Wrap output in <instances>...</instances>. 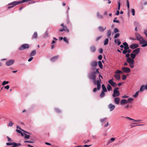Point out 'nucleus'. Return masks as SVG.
Instances as JSON below:
<instances>
[{"label": "nucleus", "mask_w": 147, "mask_h": 147, "mask_svg": "<svg viewBox=\"0 0 147 147\" xmlns=\"http://www.w3.org/2000/svg\"><path fill=\"white\" fill-rule=\"evenodd\" d=\"M135 36L136 39L140 42V44H142L141 45L142 47H144L147 46V41H146L143 37L138 33L136 32Z\"/></svg>", "instance_id": "1"}, {"label": "nucleus", "mask_w": 147, "mask_h": 147, "mask_svg": "<svg viewBox=\"0 0 147 147\" xmlns=\"http://www.w3.org/2000/svg\"><path fill=\"white\" fill-rule=\"evenodd\" d=\"M96 73H95L94 71H92L90 72L88 75V78L93 82L94 84H96Z\"/></svg>", "instance_id": "2"}, {"label": "nucleus", "mask_w": 147, "mask_h": 147, "mask_svg": "<svg viewBox=\"0 0 147 147\" xmlns=\"http://www.w3.org/2000/svg\"><path fill=\"white\" fill-rule=\"evenodd\" d=\"M118 88H116L114 89L113 93L112 95L113 97H117L120 95V93L119 91L118 90Z\"/></svg>", "instance_id": "3"}, {"label": "nucleus", "mask_w": 147, "mask_h": 147, "mask_svg": "<svg viewBox=\"0 0 147 147\" xmlns=\"http://www.w3.org/2000/svg\"><path fill=\"white\" fill-rule=\"evenodd\" d=\"M98 76L99 79L96 81V84L97 87V89L98 90H99L101 88L100 83H101V81L100 78H101V79L103 78L102 76L100 75H99Z\"/></svg>", "instance_id": "4"}, {"label": "nucleus", "mask_w": 147, "mask_h": 147, "mask_svg": "<svg viewBox=\"0 0 147 147\" xmlns=\"http://www.w3.org/2000/svg\"><path fill=\"white\" fill-rule=\"evenodd\" d=\"M30 47V45L27 44H23L20 47L19 49V51H22L26 49H28Z\"/></svg>", "instance_id": "5"}, {"label": "nucleus", "mask_w": 147, "mask_h": 147, "mask_svg": "<svg viewBox=\"0 0 147 147\" xmlns=\"http://www.w3.org/2000/svg\"><path fill=\"white\" fill-rule=\"evenodd\" d=\"M20 1H14L10 3H9L8 5H12L11 7H8V9H9L11 8H12L15 6L20 4Z\"/></svg>", "instance_id": "6"}, {"label": "nucleus", "mask_w": 147, "mask_h": 147, "mask_svg": "<svg viewBox=\"0 0 147 147\" xmlns=\"http://www.w3.org/2000/svg\"><path fill=\"white\" fill-rule=\"evenodd\" d=\"M15 62L14 60L10 59L7 61L6 62V65L7 66H10L13 65Z\"/></svg>", "instance_id": "7"}, {"label": "nucleus", "mask_w": 147, "mask_h": 147, "mask_svg": "<svg viewBox=\"0 0 147 147\" xmlns=\"http://www.w3.org/2000/svg\"><path fill=\"white\" fill-rule=\"evenodd\" d=\"M122 70L125 73H129L130 72V69L129 68L126 67H123L122 68Z\"/></svg>", "instance_id": "8"}, {"label": "nucleus", "mask_w": 147, "mask_h": 147, "mask_svg": "<svg viewBox=\"0 0 147 147\" xmlns=\"http://www.w3.org/2000/svg\"><path fill=\"white\" fill-rule=\"evenodd\" d=\"M108 82L112 86L114 87H115L117 86L116 84L113 81V79L109 80Z\"/></svg>", "instance_id": "9"}, {"label": "nucleus", "mask_w": 147, "mask_h": 147, "mask_svg": "<svg viewBox=\"0 0 147 147\" xmlns=\"http://www.w3.org/2000/svg\"><path fill=\"white\" fill-rule=\"evenodd\" d=\"M108 107L110 109V111H113L115 108V106L111 103L109 104L108 105Z\"/></svg>", "instance_id": "10"}, {"label": "nucleus", "mask_w": 147, "mask_h": 147, "mask_svg": "<svg viewBox=\"0 0 147 147\" xmlns=\"http://www.w3.org/2000/svg\"><path fill=\"white\" fill-rule=\"evenodd\" d=\"M127 62L129 64H134V61L130 57H128L126 59Z\"/></svg>", "instance_id": "11"}, {"label": "nucleus", "mask_w": 147, "mask_h": 147, "mask_svg": "<svg viewBox=\"0 0 147 147\" xmlns=\"http://www.w3.org/2000/svg\"><path fill=\"white\" fill-rule=\"evenodd\" d=\"M120 100L119 98L115 97L114 99V102L115 104L118 105L120 102Z\"/></svg>", "instance_id": "12"}, {"label": "nucleus", "mask_w": 147, "mask_h": 147, "mask_svg": "<svg viewBox=\"0 0 147 147\" xmlns=\"http://www.w3.org/2000/svg\"><path fill=\"white\" fill-rule=\"evenodd\" d=\"M139 45L138 44L133 43L131 44L129 46V47L132 49H135L138 47Z\"/></svg>", "instance_id": "13"}, {"label": "nucleus", "mask_w": 147, "mask_h": 147, "mask_svg": "<svg viewBox=\"0 0 147 147\" xmlns=\"http://www.w3.org/2000/svg\"><path fill=\"white\" fill-rule=\"evenodd\" d=\"M140 51V49L139 48H138L136 49H135L134 50L132 51V53L136 55H138Z\"/></svg>", "instance_id": "14"}, {"label": "nucleus", "mask_w": 147, "mask_h": 147, "mask_svg": "<svg viewBox=\"0 0 147 147\" xmlns=\"http://www.w3.org/2000/svg\"><path fill=\"white\" fill-rule=\"evenodd\" d=\"M123 45L124 46V49L125 50L128 49H129L128 44L126 42H124L123 43Z\"/></svg>", "instance_id": "15"}, {"label": "nucleus", "mask_w": 147, "mask_h": 147, "mask_svg": "<svg viewBox=\"0 0 147 147\" xmlns=\"http://www.w3.org/2000/svg\"><path fill=\"white\" fill-rule=\"evenodd\" d=\"M111 34V32L110 30H109L107 32V36L109 38L110 40L111 39V37H110Z\"/></svg>", "instance_id": "16"}, {"label": "nucleus", "mask_w": 147, "mask_h": 147, "mask_svg": "<svg viewBox=\"0 0 147 147\" xmlns=\"http://www.w3.org/2000/svg\"><path fill=\"white\" fill-rule=\"evenodd\" d=\"M128 102V101L125 99H123L120 102V104L121 105H123Z\"/></svg>", "instance_id": "17"}, {"label": "nucleus", "mask_w": 147, "mask_h": 147, "mask_svg": "<svg viewBox=\"0 0 147 147\" xmlns=\"http://www.w3.org/2000/svg\"><path fill=\"white\" fill-rule=\"evenodd\" d=\"M37 38V32H34V33L33 34L32 38L33 39H36Z\"/></svg>", "instance_id": "18"}, {"label": "nucleus", "mask_w": 147, "mask_h": 147, "mask_svg": "<svg viewBox=\"0 0 147 147\" xmlns=\"http://www.w3.org/2000/svg\"><path fill=\"white\" fill-rule=\"evenodd\" d=\"M96 16L99 19H103L104 18L103 16L102 15H100L99 12L97 13Z\"/></svg>", "instance_id": "19"}, {"label": "nucleus", "mask_w": 147, "mask_h": 147, "mask_svg": "<svg viewBox=\"0 0 147 147\" xmlns=\"http://www.w3.org/2000/svg\"><path fill=\"white\" fill-rule=\"evenodd\" d=\"M90 49L91 51L93 53L96 50L95 47L93 46H91L90 48Z\"/></svg>", "instance_id": "20"}, {"label": "nucleus", "mask_w": 147, "mask_h": 147, "mask_svg": "<svg viewBox=\"0 0 147 147\" xmlns=\"http://www.w3.org/2000/svg\"><path fill=\"white\" fill-rule=\"evenodd\" d=\"M97 65V62L96 61L92 62L91 64V66L93 67H96Z\"/></svg>", "instance_id": "21"}, {"label": "nucleus", "mask_w": 147, "mask_h": 147, "mask_svg": "<svg viewBox=\"0 0 147 147\" xmlns=\"http://www.w3.org/2000/svg\"><path fill=\"white\" fill-rule=\"evenodd\" d=\"M58 57V56L54 57L51 58V60L52 62H54L57 59Z\"/></svg>", "instance_id": "22"}, {"label": "nucleus", "mask_w": 147, "mask_h": 147, "mask_svg": "<svg viewBox=\"0 0 147 147\" xmlns=\"http://www.w3.org/2000/svg\"><path fill=\"white\" fill-rule=\"evenodd\" d=\"M106 28V27H102L101 26L98 27V29L100 32H103Z\"/></svg>", "instance_id": "23"}, {"label": "nucleus", "mask_w": 147, "mask_h": 147, "mask_svg": "<svg viewBox=\"0 0 147 147\" xmlns=\"http://www.w3.org/2000/svg\"><path fill=\"white\" fill-rule=\"evenodd\" d=\"M114 42H115V43H117V45H119L121 43V42L120 41L119 39H115L114 40Z\"/></svg>", "instance_id": "24"}, {"label": "nucleus", "mask_w": 147, "mask_h": 147, "mask_svg": "<svg viewBox=\"0 0 147 147\" xmlns=\"http://www.w3.org/2000/svg\"><path fill=\"white\" fill-rule=\"evenodd\" d=\"M102 90H103V92H107V90L106 89V88L104 84L102 85Z\"/></svg>", "instance_id": "25"}, {"label": "nucleus", "mask_w": 147, "mask_h": 147, "mask_svg": "<svg viewBox=\"0 0 147 147\" xmlns=\"http://www.w3.org/2000/svg\"><path fill=\"white\" fill-rule=\"evenodd\" d=\"M36 53V51L35 50H33L32 51H31V53L30 56H34Z\"/></svg>", "instance_id": "26"}, {"label": "nucleus", "mask_w": 147, "mask_h": 147, "mask_svg": "<svg viewBox=\"0 0 147 147\" xmlns=\"http://www.w3.org/2000/svg\"><path fill=\"white\" fill-rule=\"evenodd\" d=\"M136 56V55L134 54L132 52L130 54L131 58L132 59H134L135 58Z\"/></svg>", "instance_id": "27"}, {"label": "nucleus", "mask_w": 147, "mask_h": 147, "mask_svg": "<svg viewBox=\"0 0 147 147\" xmlns=\"http://www.w3.org/2000/svg\"><path fill=\"white\" fill-rule=\"evenodd\" d=\"M98 65L100 68L102 69L103 68V65L101 61H99L98 62Z\"/></svg>", "instance_id": "28"}, {"label": "nucleus", "mask_w": 147, "mask_h": 147, "mask_svg": "<svg viewBox=\"0 0 147 147\" xmlns=\"http://www.w3.org/2000/svg\"><path fill=\"white\" fill-rule=\"evenodd\" d=\"M145 86L144 85H142L140 88V92H143L144 90H145Z\"/></svg>", "instance_id": "29"}, {"label": "nucleus", "mask_w": 147, "mask_h": 147, "mask_svg": "<svg viewBox=\"0 0 147 147\" xmlns=\"http://www.w3.org/2000/svg\"><path fill=\"white\" fill-rule=\"evenodd\" d=\"M116 79H117V80H119L120 79V76L118 74H116L114 76Z\"/></svg>", "instance_id": "30"}, {"label": "nucleus", "mask_w": 147, "mask_h": 147, "mask_svg": "<svg viewBox=\"0 0 147 147\" xmlns=\"http://www.w3.org/2000/svg\"><path fill=\"white\" fill-rule=\"evenodd\" d=\"M107 88L108 91H110L112 89L111 86L109 84H108L107 86Z\"/></svg>", "instance_id": "31"}, {"label": "nucleus", "mask_w": 147, "mask_h": 147, "mask_svg": "<svg viewBox=\"0 0 147 147\" xmlns=\"http://www.w3.org/2000/svg\"><path fill=\"white\" fill-rule=\"evenodd\" d=\"M109 42V39L106 38L105 39L104 42V45H106L108 44Z\"/></svg>", "instance_id": "32"}, {"label": "nucleus", "mask_w": 147, "mask_h": 147, "mask_svg": "<svg viewBox=\"0 0 147 147\" xmlns=\"http://www.w3.org/2000/svg\"><path fill=\"white\" fill-rule=\"evenodd\" d=\"M119 32V30L117 28H114V31L113 32V34L117 32Z\"/></svg>", "instance_id": "33"}, {"label": "nucleus", "mask_w": 147, "mask_h": 147, "mask_svg": "<svg viewBox=\"0 0 147 147\" xmlns=\"http://www.w3.org/2000/svg\"><path fill=\"white\" fill-rule=\"evenodd\" d=\"M115 140V138H111L110 140L108 142V144H110L112 143L113 141H114Z\"/></svg>", "instance_id": "34"}, {"label": "nucleus", "mask_w": 147, "mask_h": 147, "mask_svg": "<svg viewBox=\"0 0 147 147\" xmlns=\"http://www.w3.org/2000/svg\"><path fill=\"white\" fill-rule=\"evenodd\" d=\"M139 92V91L137 92L134 95H133V97L134 98L137 97L138 95Z\"/></svg>", "instance_id": "35"}, {"label": "nucleus", "mask_w": 147, "mask_h": 147, "mask_svg": "<svg viewBox=\"0 0 147 147\" xmlns=\"http://www.w3.org/2000/svg\"><path fill=\"white\" fill-rule=\"evenodd\" d=\"M107 119L106 118H105L100 119V122L102 123H104L105 121Z\"/></svg>", "instance_id": "36"}, {"label": "nucleus", "mask_w": 147, "mask_h": 147, "mask_svg": "<svg viewBox=\"0 0 147 147\" xmlns=\"http://www.w3.org/2000/svg\"><path fill=\"white\" fill-rule=\"evenodd\" d=\"M104 92L102 91V92L100 94V98H103L105 96V93Z\"/></svg>", "instance_id": "37"}, {"label": "nucleus", "mask_w": 147, "mask_h": 147, "mask_svg": "<svg viewBox=\"0 0 147 147\" xmlns=\"http://www.w3.org/2000/svg\"><path fill=\"white\" fill-rule=\"evenodd\" d=\"M17 128H18V129H21V130H22V131H24V132H26V133H27L29 134V133H28V132H27V131H25L24 130H23V129H21L20 128V126H18V125H17Z\"/></svg>", "instance_id": "38"}, {"label": "nucleus", "mask_w": 147, "mask_h": 147, "mask_svg": "<svg viewBox=\"0 0 147 147\" xmlns=\"http://www.w3.org/2000/svg\"><path fill=\"white\" fill-rule=\"evenodd\" d=\"M30 137L29 135H26V134H24V138L25 139H29Z\"/></svg>", "instance_id": "39"}, {"label": "nucleus", "mask_w": 147, "mask_h": 147, "mask_svg": "<svg viewBox=\"0 0 147 147\" xmlns=\"http://www.w3.org/2000/svg\"><path fill=\"white\" fill-rule=\"evenodd\" d=\"M14 144V142H12L7 143L6 145L7 146H9L10 145H13Z\"/></svg>", "instance_id": "40"}, {"label": "nucleus", "mask_w": 147, "mask_h": 147, "mask_svg": "<svg viewBox=\"0 0 147 147\" xmlns=\"http://www.w3.org/2000/svg\"><path fill=\"white\" fill-rule=\"evenodd\" d=\"M9 82L8 81H4L3 82V83H2V85L3 86L5 85L6 84H8Z\"/></svg>", "instance_id": "41"}, {"label": "nucleus", "mask_w": 147, "mask_h": 147, "mask_svg": "<svg viewBox=\"0 0 147 147\" xmlns=\"http://www.w3.org/2000/svg\"><path fill=\"white\" fill-rule=\"evenodd\" d=\"M64 41L67 43H68V41L65 37H64L63 38Z\"/></svg>", "instance_id": "42"}, {"label": "nucleus", "mask_w": 147, "mask_h": 147, "mask_svg": "<svg viewBox=\"0 0 147 147\" xmlns=\"http://www.w3.org/2000/svg\"><path fill=\"white\" fill-rule=\"evenodd\" d=\"M14 145H15L16 147H17L20 146L21 145V144L20 143H16L15 142H14Z\"/></svg>", "instance_id": "43"}, {"label": "nucleus", "mask_w": 147, "mask_h": 147, "mask_svg": "<svg viewBox=\"0 0 147 147\" xmlns=\"http://www.w3.org/2000/svg\"><path fill=\"white\" fill-rule=\"evenodd\" d=\"M63 29H65V31H66L67 32H69V30L67 28L66 26H65L64 27V28H63Z\"/></svg>", "instance_id": "44"}, {"label": "nucleus", "mask_w": 147, "mask_h": 147, "mask_svg": "<svg viewBox=\"0 0 147 147\" xmlns=\"http://www.w3.org/2000/svg\"><path fill=\"white\" fill-rule=\"evenodd\" d=\"M126 4L128 9L129 8V2L128 0H126Z\"/></svg>", "instance_id": "45"}, {"label": "nucleus", "mask_w": 147, "mask_h": 147, "mask_svg": "<svg viewBox=\"0 0 147 147\" xmlns=\"http://www.w3.org/2000/svg\"><path fill=\"white\" fill-rule=\"evenodd\" d=\"M118 10L119 11L120 9V7L121 5V4L119 2H118Z\"/></svg>", "instance_id": "46"}, {"label": "nucleus", "mask_w": 147, "mask_h": 147, "mask_svg": "<svg viewBox=\"0 0 147 147\" xmlns=\"http://www.w3.org/2000/svg\"><path fill=\"white\" fill-rule=\"evenodd\" d=\"M116 18H114V19L113 20V22H116V23H119V21L118 20H116Z\"/></svg>", "instance_id": "47"}, {"label": "nucleus", "mask_w": 147, "mask_h": 147, "mask_svg": "<svg viewBox=\"0 0 147 147\" xmlns=\"http://www.w3.org/2000/svg\"><path fill=\"white\" fill-rule=\"evenodd\" d=\"M119 34L118 33H116L114 36V38H116L118 37L119 36Z\"/></svg>", "instance_id": "48"}, {"label": "nucleus", "mask_w": 147, "mask_h": 147, "mask_svg": "<svg viewBox=\"0 0 147 147\" xmlns=\"http://www.w3.org/2000/svg\"><path fill=\"white\" fill-rule=\"evenodd\" d=\"M131 12L132 13V15L134 16L135 15V11L134 9H133L131 10Z\"/></svg>", "instance_id": "49"}, {"label": "nucleus", "mask_w": 147, "mask_h": 147, "mask_svg": "<svg viewBox=\"0 0 147 147\" xmlns=\"http://www.w3.org/2000/svg\"><path fill=\"white\" fill-rule=\"evenodd\" d=\"M144 33L147 37V30L146 29L144 30Z\"/></svg>", "instance_id": "50"}, {"label": "nucleus", "mask_w": 147, "mask_h": 147, "mask_svg": "<svg viewBox=\"0 0 147 147\" xmlns=\"http://www.w3.org/2000/svg\"><path fill=\"white\" fill-rule=\"evenodd\" d=\"M55 110L57 113H59L61 112V111L57 108H55Z\"/></svg>", "instance_id": "51"}, {"label": "nucleus", "mask_w": 147, "mask_h": 147, "mask_svg": "<svg viewBox=\"0 0 147 147\" xmlns=\"http://www.w3.org/2000/svg\"><path fill=\"white\" fill-rule=\"evenodd\" d=\"M115 73L117 74H121L122 72L120 70H118Z\"/></svg>", "instance_id": "52"}, {"label": "nucleus", "mask_w": 147, "mask_h": 147, "mask_svg": "<svg viewBox=\"0 0 147 147\" xmlns=\"http://www.w3.org/2000/svg\"><path fill=\"white\" fill-rule=\"evenodd\" d=\"M6 137L8 139V142H12L13 141L11 139L9 138L8 136H7Z\"/></svg>", "instance_id": "53"}, {"label": "nucleus", "mask_w": 147, "mask_h": 147, "mask_svg": "<svg viewBox=\"0 0 147 147\" xmlns=\"http://www.w3.org/2000/svg\"><path fill=\"white\" fill-rule=\"evenodd\" d=\"M13 125V123L12 122H10L8 124V126L10 127L12 126Z\"/></svg>", "instance_id": "54"}, {"label": "nucleus", "mask_w": 147, "mask_h": 147, "mask_svg": "<svg viewBox=\"0 0 147 147\" xmlns=\"http://www.w3.org/2000/svg\"><path fill=\"white\" fill-rule=\"evenodd\" d=\"M129 39L131 40H136V38L134 37H130L129 38Z\"/></svg>", "instance_id": "55"}, {"label": "nucleus", "mask_w": 147, "mask_h": 147, "mask_svg": "<svg viewBox=\"0 0 147 147\" xmlns=\"http://www.w3.org/2000/svg\"><path fill=\"white\" fill-rule=\"evenodd\" d=\"M102 56L101 55H99L98 57V59L99 60H101L102 59Z\"/></svg>", "instance_id": "56"}, {"label": "nucleus", "mask_w": 147, "mask_h": 147, "mask_svg": "<svg viewBox=\"0 0 147 147\" xmlns=\"http://www.w3.org/2000/svg\"><path fill=\"white\" fill-rule=\"evenodd\" d=\"M26 1H28V0H23L21 1H20V3H24Z\"/></svg>", "instance_id": "57"}, {"label": "nucleus", "mask_w": 147, "mask_h": 147, "mask_svg": "<svg viewBox=\"0 0 147 147\" xmlns=\"http://www.w3.org/2000/svg\"><path fill=\"white\" fill-rule=\"evenodd\" d=\"M133 100V99L131 98H129L128 99V100H127L128 101V102H130Z\"/></svg>", "instance_id": "58"}, {"label": "nucleus", "mask_w": 147, "mask_h": 147, "mask_svg": "<svg viewBox=\"0 0 147 147\" xmlns=\"http://www.w3.org/2000/svg\"><path fill=\"white\" fill-rule=\"evenodd\" d=\"M126 76L125 75H123L122 77V79L123 80H125L126 78Z\"/></svg>", "instance_id": "59"}, {"label": "nucleus", "mask_w": 147, "mask_h": 147, "mask_svg": "<svg viewBox=\"0 0 147 147\" xmlns=\"http://www.w3.org/2000/svg\"><path fill=\"white\" fill-rule=\"evenodd\" d=\"M142 120H140V119H138V120H135L134 119V122H139L140 121H142Z\"/></svg>", "instance_id": "60"}, {"label": "nucleus", "mask_w": 147, "mask_h": 147, "mask_svg": "<svg viewBox=\"0 0 147 147\" xmlns=\"http://www.w3.org/2000/svg\"><path fill=\"white\" fill-rule=\"evenodd\" d=\"M126 118H127V119H129L131 121H134V119H132V118H130V117H126Z\"/></svg>", "instance_id": "61"}, {"label": "nucleus", "mask_w": 147, "mask_h": 147, "mask_svg": "<svg viewBox=\"0 0 147 147\" xmlns=\"http://www.w3.org/2000/svg\"><path fill=\"white\" fill-rule=\"evenodd\" d=\"M127 50H124L122 52V53L123 54H125L127 53Z\"/></svg>", "instance_id": "62"}, {"label": "nucleus", "mask_w": 147, "mask_h": 147, "mask_svg": "<svg viewBox=\"0 0 147 147\" xmlns=\"http://www.w3.org/2000/svg\"><path fill=\"white\" fill-rule=\"evenodd\" d=\"M33 57H31L28 60V61H29V62H30V61H31L32 60V59H33Z\"/></svg>", "instance_id": "63"}, {"label": "nucleus", "mask_w": 147, "mask_h": 147, "mask_svg": "<svg viewBox=\"0 0 147 147\" xmlns=\"http://www.w3.org/2000/svg\"><path fill=\"white\" fill-rule=\"evenodd\" d=\"M48 33L47 31H46L45 34V37L48 36Z\"/></svg>", "instance_id": "64"}]
</instances>
